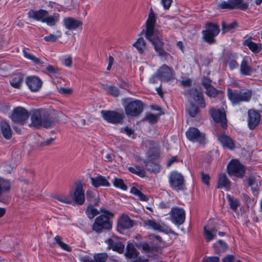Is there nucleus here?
<instances>
[{
  "instance_id": "f03ea898",
  "label": "nucleus",
  "mask_w": 262,
  "mask_h": 262,
  "mask_svg": "<svg viewBox=\"0 0 262 262\" xmlns=\"http://www.w3.org/2000/svg\"><path fill=\"white\" fill-rule=\"evenodd\" d=\"M100 211L102 214L95 218L92 226V230L99 234L112 229V219L114 216V213L104 207L101 208Z\"/></svg>"
},
{
  "instance_id": "4d7b16f0",
  "label": "nucleus",
  "mask_w": 262,
  "mask_h": 262,
  "mask_svg": "<svg viewBox=\"0 0 262 262\" xmlns=\"http://www.w3.org/2000/svg\"><path fill=\"white\" fill-rule=\"evenodd\" d=\"M55 199L60 202L71 204L72 203V200L71 198L64 195H57Z\"/></svg>"
},
{
  "instance_id": "bb28decb",
  "label": "nucleus",
  "mask_w": 262,
  "mask_h": 262,
  "mask_svg": "<svg viewBox=\"0 0 262 262\" xmlns=\"http://www.w3.org/2000/svg\"><path fill=\"white\" fill-rule=\"evenodd\" d=\"M243 45L248 47L249 49L255 54L259 53L261 50V44L252 41L251 36L244 40Z\"/></svg>"
},
{
  "instance_id": "09e8293b",
  "label": "nucleus",
  "mask_w": 262,
  "mask_h": 262,
  "mask_svg": "<svg viewBox=\"0 0 262 262\" xmlns=\"http://www.w3.org/2000/svg\"><path fill=\"white\" fill-rule=\"evenodd\" d=\"M108 255L106 253H99L94 254L93 262H106Z\"/></svg>"
},
{
  "instance_id": "69168bd1",
  "label": "nucleus",
  "mask_w": 262,
  "mask_h": 262,
  "mask_svg": "<svg viewBox=\"0 0 262 262\" xmlns=\"http://www.w3.org/2000/svg\"><path fill=\"white\" fill-rule=\"evenodd\" d=\"M172 0H161V3L165 10H168L170 7Z\"/></svg>"
},
{
  "instance_id": "c03bdc74",
  "label": "nucleus",
  "mask_w": 262,
  "mask_h": 262,
  "mask_svg": "<svg viewBox=\"0 0 262 262\" xmlns=\"http://www.w3.org/2000/svg\"><path fill=\"white\" fill-rule=\"evenodd\" d=\"M133 46L137 49L140 53L142 54L143 53L145 48V40L142 37L139 38L137 41L133 44Z\"/></svg>"
},
{
  "instance_id": "0eeeda50",
  "label": "nucleus",
  "mask_w": 262,
  "mask_h": 262,
  "mask_svg": "<svg viewBox=\"0 0 262 262\" xmlns=\"http://www.w3.org/2000/svg\"><path fill=\"white\" fill-rule=\"evenodd\" d=\"M101 114L102 118L105 121L114 124H122L125 118L122 110L118 111L102 110Z\"/></svg>"
},
{
  "instance_id": "4468645a",
  "label": "nucleus",
  "mask_w": 262,
  "mask_h": 262,
  "mask_svg": "<svg viewBox=\"0 0 262 262\" xmlns=\"http://www.w3.org/2000/svg\"><path fill=\"white\" fill-rule=\"evenodd\" d=\"M70 195L72 198V201L78 205L84 204L85 201V195L83 189L82 185L81 183H76L75 188L73 192H71Z\"/></svg>"
},
{
  "instance_id": "1a4fd4ad",
  "label": "nucleus",
  "mask_w": 262,
  "mask_h": 262,
  "mask_svg": "<svg viewBox=\"0 0 262 262\" xmlns=\"http://www.w3.org/2000/svg\"><path fill=\"white\" fill-rule=\"evenodd\" d=\"M228 173L238 178H242L245 173L244 166L237 160H231L227 167Z\"/></svg>"
},
{
  "instance_id": "13d9d810",
  "label": "nucleus",
  "mask_w": 262,
  "mask_h": 262,
  "mask_svg": "<svg viewBox=\"0 0 262 262\" xmlns=\"http://www.w3.org/2000/svg\"><path fill=\"white\" fill-rule=\"evenodd\" d=\"M211 82V80L210 78L207 77H203L202 80V85L206 89L212 85Z\"/></svg>"
},
{
  "instance_id": "a18cd8bd",
  "label": "nucleus",
  "mask_w": 262,
  "mask_h": 262,
  "mask_svg": "<svg viewBox=\"0 0 262 262\" xmlns=\"http://www.w3.org/2000/svg\"><path fill=\"white\" fill-rule=\"evenodd\" d=\"M160 115V114H154L152 113H148L147 114L143 119V121H147L150 123L154 124L158 121Z\"/></svg>"
},
{
  "instance_id": "20e7f679",
  "label": "nucleus",
  "mask_w": 262,
  "mask_h": 262,
  "mask_svg": "<svg viewBox=\"0 0 262 262\" xmlns=\"http://www.w3.org/2000/svg\"><path fill=\"white\" fill-rule=\"evenodd\" d=\"M227 96L233 105H236L241 102H248L252 96V91L249 90H232L228 89Z\"/></svg>"
},
{
  "instance_id": "4be33fe9",
  "label": "nucleus",
  "mask_w": 262,
  "mask_h": 262,
  "mask_svg": "<svg viewBox=\"0 0 262 262\" xmlns=\"http://www.w3.org/2000/svg\"><path fill=\"white\" fill-rule=\"evenodd\" d=\"M188 95L194 101L196 102L201 107L204 108L206 106L203 93L197 89H191L188 91Z\"/></svg>"
},
{
  "instance_id": "f704fd0d",
  "label": "nucleus",
  "mask_w": 262,
  "mask_h": 262,
  "mask_svg": "<svg viewBox=\"0 0 262 262\" xmlns=\"http://www.w3.org/2000/svg\"><path fill=\"white\" fill-rule=\"evenodd\" d=\"M236 59V57L235 55L231 54L227 56L226 63L228 64L230 69L231 70L238 67V64Z\"/></svg>"
},
{
  "instance_id": "412c9836",
  "label": "nucleus",
  "mask_w": 262,
  "mask_h": 262,
  "mask_svg": "<svg viewBox=\"0 0 262 262\" xmlns=\"http://www.w3.org/2000/svg\"><path fill=\"white\" fill-rule=\"evenodd\" d=\"M158 157V154H156L154 155L150 154L148 156L147 159L144 161L145 166L148 171L155 173L160 171V166L153 161L154 159L157 158Z\"/></svg>"
},
{
  "instance_id": "4c0bfd02",
  "label": "nucleus",
  "mask_w": 262,
  "mask_h": 262,
  "mask_svg": "<svg viewBox=\"0 0 262 262\" xmlns=\"http://www.w3.org/2000/svg\"><path fill=\"white\" fill-rule=\"evenodd\" d=\"M130 193L138 197L139 199L141 201L147 202L149 198L142 193L137 188L133 187L130 189Z\"/></svg>"
},
{
  "instance_id": "423d86ee",
  "label": "nucleus",
  "mask_w": 262,
  "mask_h": 262,
  "mask_svg": "<svg viewBox=\"0 0 262 262\" xmlns=\"http://www.w3.org/2000/svg\"><path fill=\"white\" fill-rule=\"evenodd\" d=\"M125 104L124 110L127 116L136 117L143 112V103L141 100L129 98L125 99Z\"/></svg>"
},
{
  "instance_id": "680f3d73",
  "label": "nucleus",
  "mask_w": 262,
  "mask_h": 262,
  "mask_svg": "<svg viewBox=\"0 0 262 262\" xmlns=\"http://www.w3.org/2000/svg\"><path fill=\"white\" fill-rule=\"evenodd\" d=\"M58 92L61 94L69 95L72 93V90L70 88L60 87L58 89Z\"/></svg>"
},
{
  "instance_id": "dca6fc26",
  "label": "nucleus",
  "mask_w": 262,
  "mask_h": 262,
  "mask_svg": "<svg viewBox=\"0 0 262 262\" xmlns=\"http://www.w3.org/2000/svg\"><path fill=\"white\" fill-rule=\"evenodd\" d=\"M134 226V221L128 215L123 214L118 220L117 230L120 233H123L125 230L129 229Z\"/></svg>"
},
{
  "instance_id": "49530a36",
  "label": "nucleus",
  "mask_w": 262,
  "mask_h": 262,
  "mask_svg": "<svg viewBox=\"0 0 262 262\" xmlns=\"http://www.w3.org/2000/svg\"><path fill=\"white\" fill-rule=\"evenodd\" d=\"M227 199L229 202L230 208L233 211H236L239 205V203L237 199L232 198L230 194H227Z\"/></svg>"
},
{
  "instance_id": "5fc2aeb1",
  "label": "nucleus",
  "mask_w": 262,
  "mask_h": 262,
  "mask_svg": "<svg viewBox=\"0 0 262 262\" xmlns=\"http://www.w3.org/2000/svg\"><path fill=\"white\" fill-rule=\"evenodd\" d=\"M217 7L221 9L232 10L233 8L231 7L230 3H229V0L227 1H220L217 3Z\"/></svg>"
},
{
  "instance_id": "338daca9",
  "label": "nucleus",
  "mask_w": 262,
  "mask_h": 262,
  "mask_svg": "<svg viewBox=\"0 0 262 262\" xmlns=\"http://www.w3.org/2000/svg\"><path fill=\"white\" fill-rule=\"evenodd\" d=\"M235 257L233 255H228L223 259V262H234Z\"/></svg>"
},
{
  "instance_id": "c85d7f7f",
  "label": "nucleus",
  "mask_w": 262,
  "mask_h": 262,
  "mask_svg": "<svg viewBox=\"0 0 262 262\" xmlns=\"http://www.w3.org/2000/svg\"><path fill=\"white\" fill-rule=\"evenodd\" d=\"M230 185V182L227 176L225 173H221L219 176L217 188H221L224 187L227 190H229Z\"/></svg>"
},
{
  "instance_id": "2f4dec72",
  "label": "nucleus",
  "mask_w": 262,
  "mask_h": 262,
  "mask_svg": "<svg viewBox=\"0 0 262 262\" xmlns=\"http://www.w3.org/2000/svg\"><path fill=\"white\" fill-rule=\"evenodd\" d=\"M125 255V256L128 258H135L138 257L139 252L135 248L133 244H128L126 246V251Z\"/></svg>"
},
{
  "instance_id": "2eb2a0df",
  "label": "nucleus",
  "mask_w": 262,
  "mask_h": 262,
  "mask_svg": "<svg viewBox=\"0 0 262 262\" xmlns=\"http://www.w3.org/2000/svg\"><path fill=\"white\" fill-rule=\"evenodd\" d=\"M171 220L177 226L183 224L185 220V212L182 208L173 207L169 212Z\"/></svg>"
},
{
  "instance_id": "7ed1b4c3",
  "label": "nucleus",
  "mask_w": 262,
  "mask_h": 262,
  "mask_svg": "<svg viewBox=\"0 0 262 262\" xmlns=\"http://www.w3.org/2000/svg\"><path fill=\"white\" fill-rule=\"evenodd\" d=\"M30 126L38 128L41 126L50 127L54 124V121L50 117V114L46 110H34L32 112Z\"/></svg>"
},
{
  "instance_id": "79ce46f5",
  "label": "nucleus",
  "mask_w": 262,
  "mask_h": 262,
  "mask_svg": "<svg viewBox=\"0 0 262 262\" xmlns=\"http://www.w3.org/2000/svg\"><path fill=\"white\" fill-rule=\"evenodd\" d=\"M251 68L248 66L247 61L244 59L241 64V73L244 75H248L251 72Z\"/></svg>"
},
{
  "instance_id": "8fccbe9b",
  "label": "nucleus",
  "mask_w": 262,
  "mask_h": 262,
  "mask_svg": "<svg viewBox=\"0 0 262 262\" xmlns=\"http://www.w3.org/2000/svg\"><path fill=\"white\" fill-rule=\"evenodd\" d=\"M113 183L115 187L119 188L123 190H126L127 189V186L124 184L123 180L121 179L115 178Z\"/></svg>"
},
{
  "instance_id": "b1692460",
  "label": "nucleus",
  "mask_w": 262,
  "mask_h": 262,
  "mask_svg": "<svg viewBox=\"0 0 262 262\" xmlns=\"http://www.w3.org/2000/svg\"><path fill=\"white\" fill-rule=\"evenodd\" d=\"M217 140L223 148L230 150H233L235 148L234 141L229 136L226 135H218Z\"/></svg>"
},
{
  "instance_id": "052dcab7",
  "label": "nucleus",
  "mask_w": 262,
  "mask_h": 262,
  "mask_svg": "<svg viewBox=\"0 0 262 262\" xmlns=\"http://www.w3.org/2000/svg\"><path fill=\"white\" fill-rule=\"evenodd\" d=\"M237 26V24L236 22L234 21L233 22L229 25H226L224 23H223L222 24V29L223 30H225V29L228 30H231L232 29L235 28Z\"/></svg>"
},
{
  "instance_id": "5701e85b",
  "label": "nucleus",
  "mask_w": 262,
  "mask_h": 262,
  "mask_svg": "<svg viewBox=\"0 0 262 262\" xmlns=\"http://www.w3.org/2000/svg\"><path fill=\"white\" fill-rule=\"evenodd\" d=\"M83 23L79 19L72 17H66L63 20V25L68 30H76L78 27L82 26Z\"/></svg>"
},
{
  "instance_id": "aec40b11",
  "label": "nucleus",
  "mask_w": 262,
  "mask_h": 262,
  "mask_svg": "<svg viewBox=\"0 0 262 262\" xmlns=\"http://www.w3.org/2000/svg\"><path fill=\"white\" fill-rule=\"evenodd\" d=\"M157 72L160 77V79L162 81L167 82L172 79V69L165 64L160 67Z\"/></svg>"
},
{
  "instance_id": "72a5a7b5",
  "label": "nucleus",
  "mask_w": 262,
  "mask_h": 262,
  "mask_svg": "<svg viewBox=\"0 0 262 262\" xmlns=\"http://www.w3.org/2000/svg\"><path fill=\"white\" fill-rule=\"evenodd\" d=\"M23 53L24 55V56L29 59L31 60L34 64L39 65L40 66H42L44 62L43 61H41L39 58H37L33 55L31 54V53L28 52L26 49H24L23 50Z\"/></svg>"
},
{
  "instance_id": "6e6552de",
  "label": "nucleus",
  "mask_w": 262,
  "mask_h": 262,
  "mask_svg": "<svg viewBox=\"0 0 262 262\" xmlns=\"http://www.w3.org/2000/svg\"><path fill=\"white\" fill-rule=\"evenodd\" d=\"M169 183L170 186L176 191L185 189L184 178L181 173L173 171L169 177Z\"/></svg>"
},
{
  "instance_id": "ddd939ff",
  "label": "nucleus",
  "mask_w": 262,
  "mask_h": 262,
  "mask_svg": "<svg viewBox=\"0 0 262 262\" xmlns=\"http://www.w3.org/2000/svg\"><path fill=\"white\" fill-rule=\"evenodd\" d=\"M29 117L27 110L23 107H17L13 110L11 119L13 121L24 124Z\"/></svg>"
},
{
  "instance_id": "7c9ffc66",
  "label": "nucleus",
  "mask_w": 262,
  "mask_h": 262,
  "mask_svg": "<svg viewBox=\"0 0 262 262\" xmlns=\"http://www.w3.org/2000/svg\"><path fill=\"white\" fill-rule=\"evenodd\" d=\"M60 18V15L58 13H55L52 15H48L45 16V19L42 20V23H46L48 26H55Z\"/></svg>"
},
{
  "instance_id": "37998d69",
  "label": "nucleus",
  "mask_w": 262,
  "mask_h": 262,
  "mask_svg": "<svg viewBox=\"0 0 262 262\" xmlns=\"http://www.w3.org/2000/svg\"><path fill=\"white\" fill-rule=\"evenodd\" d=\"M188 115L191 117H195L199 112V108L193 103H190L186 108Z\"/></svg>"
},
{
  "instance_id": "f257e3e1",
  "label": "nucleus",
  "mask_w": 262,
  "mask_h": 262,
  "mask_svg": "<svg viewBox=\"0 0 262 262\" xmlns=\"http://www.w3.org/2000/svg\"><path fill=\"white\" fill-rule=\"evenodd\" d=\"M156 23L155 14L151 8L146 21L145 37L154 45L155 51L161 57H166L168 55L163 49L164 42L155 31Z\"/></svg>"
},
{
  "instance_id": "c756f323",
  "label": "nucleus",
  "mask_w": 262,
  "mask_h": 262,
  "mask_svg": "<svg viewBox=\"0 0 262 262\" xmlns=\"http://www.w3.org/2000/svg\"><path fill=\"white\" fill-rule=\"evenodd\" d=\"M229 3L233 9H239L245 11L248 8L249 5L247 3L244 2V0H229Z\"/></svg>"
},
{
  "instance_id": "e433bc0d",
  "label": "nucleus",
  "mask_w": 262,
  "mask_h": 262,
  "mask_svg": "<svg viewBox=\"0 0 262 262\" xmlns=\"http://www.w3.org/2000/svg\"><path fill=\"white\" fill-rule=\"evenodd\" d=\"M100 212H101L100 210H98L95 208L94 205L92 204L89 205L85 210V213L90 219H93L96 215L99 214Z\"/></svg>"
},
{
  "instance_id": "393cba45",
  "label": "nucleus",
  "mask_w": 262,
  "mask_h": 262,
  "mask_svg": "<svg viewBox=\"0 0 262 262\" xmlns=\"http://www.w3.org/2000/svg\"><path fill=\"white\" fill-rule=\"evenodd\" d=\"M48 14V12L43 9L38 10H30L28 12V16L37 21H40L45 19V16Z\"/></svg>"
},
{
  "instance_id": "bf43d9fd",
  "label": "nucleus",
  "mask_w": 262,
  "mask_h": 262,
  "mask_svg": "<svg viewBox=\"0 0 262 262\" xmlns=\"http://www.w3.org/2000/svg\"><path fill=\"white\" fill-rule=\"evenodd\" d=\"M201 179L202 182L205 185H209L210 177L209 174H206L203 172H201Z\"/></svg>"
},
{
  "instance_id": "9d476101",
  "label": "nucleus",
  "mask_w": 262,
  "mask_h": 262,
  "mask_svg": "<svg viewBox=\"0 0 262 262\" xmlns=\"http://www.w3.org/2000/svg\"><path fill=\"white\" fill-rule=\"evenodd\" d=\"M209 113L215 122L220 123L221 126L224 129L227 128V120L224 108L211 107L209 111Z\"/></svg>"
},
{
  "instance_id": "6ab92c4d",
  "label": "nucleus",
  "mask_w": 262,
  "mask_h": 262,
  "mask_svg": "<svg viewBox=\"0 0 262 262\" xmlns=\"http://www.w3.org/2000/svg\"><path fill=\"white\" fill-rule=\"evenodd\" d=\"M248 115L247 121L248 127L250 129L253 130L259 123L260 115L257 111L253 109L248 110Z\"/></svg>"
},
{
  "instance_id": "c9c22d12",
  "label": "nucleus",
  "mask_w": 262,
  "mask_h": 262,
  "mask_svg": "<svg viewBox=\"0 0 262 262\" xmlns=\"http://www.w3.org/2000/svg\"><path fill=\"white\" fill-rule=\"evenodd\" d=\"M103 89L113 97H116L120 95L119 89L115 86L104 84L103 85Z\"/></svg>"
},
{
  "instance_id": "ea45409f",
  "label": "nucleus",
  "mask_w": 262,
  "mask_h": 262,
  "mask_svg": "<svg viewBox=\"0 0 262 262\" xmlns=\"http://www.w3.org/2000/svg\"><path fill=\"white\" fill-rule=\"evenodd\" d=\"M56 243L63 250H65L68 252H70L72 251L71 248L67 244L62 242V238L59 236L56 235L54 238Z\"/></svg>"
},
{
  "instance_id": "f3484780",
  "label": "nucleus",
  "mask_w": 262,
  "mask_h": 262,
  "mask_svg": "<svg viewBox=\"0 0 262 262\" xmlns=\"http://www.w3.org/2000/svg\"><path fill=\"white\" fill-rule=\"evenodd\" d=\"M105 242L107 245L108 249H112L119 253H122L124 252V245L117 237L115 236L108 238Z\"/></svg>"
},
{
  "instance_id": "774afa93",
  "label": "nucleus",
  "mask_w": 262,
  "mask_h": 262,
  "mask_svg": "<svg viewBox=\"0 0 262 262\" xmlns=\"http://www.w3.org/2000/svg\"><path fill=\"white\" fill-rule=\"evenodd\" d=\"M204 262H219V257L217 256H211L207 257Z\"/></svg>"
},
{
  "instance_id": "0e129e2a",
  "label": "nucleus",
  "mask_w": 262,
  "mask_h": 262,
  "mask_svg": "<svg viewBox=\"0 0 262 262\" xmlns=\"http://www.w3.org/2000/svg\"><path fill=\"white\" fill-rule=\"evenodd\" d=\"M147 237H148V238L150 240L155 239L160 243H161L163 242L162 238L160 236L157 235L155 234H149L147 235Z\"/></svg>"
},
{
  "instance_id": "9b49d317",
  "label": "nucleus",
  "mask_w": 262,
  "mask_h": 262,
  "mask_svg": "<svg viewBox=\"0 0 262 262\" xmlns=\"http://www.w3.org/2000/svg\"><path fill=\"white\" fill-rule=\"evenodd\" d=\"M188 140L193 142H198L204 145L205 143V135L201 133L197 128L190 127L185 133Z\"/></svg>"
},
{
  "instance_id": "3c124183",
  "label": "nucleus",
  "mask_w": 262,
  "mask_h": 262,
  "mask_svg": "<svg viewBox=\"0 0 262 262\" xmlns=\"http://www.w3.org/2000/svg\"><path fill=\"white\" fill-rule=\"evenodd\" d=\"M136 247L139 249H141L145 253H148L152 251L155 248L153 246H150L148 243H143L141 244H137L136 245Z\"/></svg>"
},
{
  "instance_id": "e2e57ef3",
  "label": "nucleus",
  "mask_w": 262,
  "mask_h": 262,
  "mask_svg": "<svg viewBox=\"0 0 262 262\" xmlns=\"http://www.w3.org/2000/svg\"><path fill=\"white\" fill-rule=\"evenodd\" d=\"M46 70L50 73L52 74H57L59 72L58 68L54 67L52 65H49L47 67Z\"/></svg>"
},
{
  "instance_id": "a878e982",
  "label": "nucleus",
  "mask_w": 262,
  "mask_h": 262,
  "mask_svg": "<svg viewBox=\"0 0 262 262\" xmlns=\"http://www.w3.org/2000/svg\"><path fill=\"white\" fill-rule=\"evenodd\" d=\"M91 181L92 185L95 188L99 187H109L111 184L107 179L103 176L99 175L96 177H91Z\"/></svg>"
},
{
  "instance_id": "473e14b6",
  "label": "nucleus",
  "mask_w": 262,
  "mask_h": 262,
  "mask_svg": "<svg viewBox=\"0 0 262 262\" xmlns=\"http://www.w3.org/2000/svg\"><path fill=\"white\" fill-rule=\"evenodd\" d=\"M213 248L215 253L220 254L226 250L228 246L224 242L220 239L213 244Z\"/></svg>"
},
{
  "instance_id": "6e6d98bb",
  "label": "nucleus",
  "mask_w": 262,
  "mask_h": 262,
  "mask_svg": "<svg viewBox=\"0 0 262 262\" xmlns=\"http://www.w3.org/2000/svg\"><path fill=\"white\" fill-rule=\"evenodd\" d=\"M59 34L57 35L53 34H50L49 35L44 37V40L47 42H55L59 38L61 37V32H59Z\"/></svg>"
},
{
  "instance_id": "864d4df0",
  "label": "nucleus",
  "mask_w": 262,
  "mask_h": 262,
  "mask_svg": "<svg viewBox=\"0 0 262 262\" xmlns=\"http://www.w3.org/2000/svg\"><path fill=\"white\" fill-rule=\"evenodd\" d=\"M23 79L20 76L15 77L12 78L10 81V84L14 88L19 89L21 85Z\"/></svg>"
},
{
  "instance_id": "f8f14e48",
  "label": "nucleus",
  "mask_w": 262,
  "mask_h": 262,
  "mask_svg": "<svg viewBox=\"0 0 262 262\" xmlns=\"http://www.w3.org/2000/svg\"><path fill=\"white\" fill-rule=\"evenodd\" d=\"M144 226L148 229H152L160 232H168L173 235H177L178 234L170 229H168V227L164 224H160L154 220L148 219L144 221Z\"/></svg>"
},
{
  "instance_id": "a19ab883",
  "label": "nucleus",
  "mask_w": 262,
  "mask_h": 262,
  "mask_svg": "<svg viewBox=\"0 0 262 262\" xmlns=\"http://www.w3.org/2000/svg\"><path fill=\"white\" fill-rule=\"evenodd\" d=\"M248 184L251 187L253 193L257 190L258 181L256 178L253 176L249 177L247 179Z\"/></svg>"
},
{
  "instance_id": "39448f33",
  "label": "nucleus",
  "mask_w": 262,
  "mask_h": 262,
  "mask_svg": "<svg viewBox=\"0 0 262 262\" xmlns=\"http://www.w3.org/2000/svg\"><path fill=\"white\" fill-rule=\"evenodd\" d=\"M220 31V27L216 24L207 23L205 25V29L201 32L202 38L209 45L214 44L216 42L215 37L219 34Z\"/></svg>"
},
{
  "instance_id": "58836bf2",
  "label": "nucleus",
  "mask_w": 262,
  "mask_h": 262,
  "mask_svg": "<svg viewBox=\"0 0 262 262\" xmlns=\"http://www.w3.org/2000/svg\"><path fill=\"white\" fill-rule=\"evenodd\" d=\"M128 169L130 172L137 174L141 178H144L146 176V172L144 169L139 166L129 167Z\"/></svg>"
},
{
  "instance_id": "cd10ccee",
  "label": "nucleus",
  "mask_w": 262,
  "mask_h": 262,
  "mask_svg": "<svg viewBox=\"0 0 262 262\" xmlns=\"http://www.w3.org/2000/svg\"><path fill=\"white\" fill-rule=\"evenodd\" d=\"M0 127L3 136L6 139H10L12 137V130L8 123L6 121H3L1 122Z\"/></svg>"
},
{
  "instance_id": "603ef678",
  "label": "nucleus",
  "mask_w": 262,
  "mask_h": 262,
  "mask_svg": "<svg viewBox=\"0 0 262 262\" xmlns=\"http://www.w3.org/2000/svg\"><path fill=\"white\" fill-rule=\"evenodd\" d=\"M219 93V91L213 85L206 89V94L209 97L214 98L217 96Z\"/></svg>"
},
{
  "instance_id": "a211bd4d",
  "label": "nucleus",
  "mask_w": 262,
  "mask_h": 262,
  "mask_svg": "<svg viewBox=\"0 0 262 262\" xmlns=\"http://www.w3.org/2000/svg\"><path fill=\"white\" fill-rule=\"evenodd\" d=\"M26 83L30 91L33 92L39 91L42 85V81L36 76L27 77L26 79Z\"/></svg>"
},
{
  "instance_id": "de8ad7c7",
  "label": "nucleus",
  "mask_w": 262,
  "mask_h": 262,
  "mask_svg": "<svg viewBox=\"0 0 262 262\" xmlns=\"http://www.w3.org/2000/svg\"><path fill=\"white\" fill-rule=\"evenodd\" d=\"M217 230L215 229H212L210 230H207L204 227V235L207 242H210L216 236Z\"/></svg>"
}]
</instances>
